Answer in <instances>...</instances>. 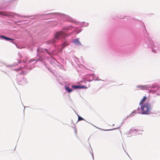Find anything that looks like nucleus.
<instances>
[{"instance_id": "1", "label": "nucleus", "mask_w": 160, "mask_h": 160, "mask_svg": "<svg viewBox=\"0 0 160 160\" xmlns=\"http://www.w3.org/2000/svg\"><path fill=\"white\" fill-rule=\"evenodd\" d=\"M141 109L142 114H148L150 113L152 107L149 103H147L142 105Z\"/></svg>"}, {"instance_id": "2", "label": "nucleus", "mask_w": 160, "mask_h": 160, "mask_svg": "<svg viewBox=\"0 0 160 160\" xmlns=\"http://www.w3.org/2000/svg\"><path fill=\"white\" fill-rule=\"evenodd\" d=\"M65 33L62 31L56 32L55 36V38L51 41L50 43H54L56 42V40H58L61 37H64L66 36Z\"/></svg>"}, {"instance_id": "3", "label": "nucleus", "mask_w": 160, "mask_h": 160, "mask_svg": "<svg viewBox=\"0 0 160 160\" xmlns=\"http://www.w3.org/2000/svg\"><path fill=\"white\" fill-rule=\"evenodd\" d=\"M11 13L8 12L2 11L0 12V15L4 16H9L11 15Z\"/></svg>"}, {"instance_id": "4", "label": "nucleus", "mask_w": 160, "mask_h": 160, "mask_svg": "<svg viewBox=\"0 0 160 160\" xmlns=\"http://www.w3.org/2000/svg\"><path fill=\"white\" fill-rule=\"evenodd\" d=\"M0 37L1 38H4L6 40H8V41H10V40L13 41L14 40V39H12V38H9L8 37H6V36H2V35Z\"/></svg>"}, {"instance_id": "5", "label": "nucleus", "mask_w": 160, "mask_h": 160, "mask_svg": "<svg viewBox=\"0 0 160 160\" xmlns=\"http://www.w3.org/2000/svg\"><path fill=\"white\" fill-rule=\"evenodd\" d=\"M84 86H80L78 85H73L72 86V88L74 89H76L77 88H83Z\"/></svg>"}, {"instance_id": "6", "label": "nucleus", "mask_w": 160, "mask_h": 160, "mask_svg": "<svg viewBox=\"0 0 160 160\" xmlns=\"http://www.w3.org/2000/svg\"><path fill=\"white\" fill-rule=\"evenodd\" d=\"M65 88L66 90L69 93L71 92L72 91V90L70 88H69L68 86H65Z\"/></svg>"}, {"instance_id": "7", "label": "nucleus", "mask_w": 160, "mask_h": 160, "mask_svg": "<svg viewBox=\"0 0 160 160\" xmlns=\"http://www.w3.org/2000/svg\"><path fill=\"white\" fill-rule=\"evenodd\" d=\"M138 88H140L142 89H145L147 88V87L146 85L139 86H137Z\"/></svg>"}, {"instance_id": "8", "label": "nucleus", "mask_w": 160, "mask_h": 160, "mask_svg": "<svg viewBox=\"0 0 160 160\" xmlns=\"http://www.w3.org/2000/svg\"><path fill=\"white\" fill-rule=\"evenodd\" d=\"M73 42L76 44H78L79 45H80L81 44V43L79 42V39H75L73 41Z\"/></svg>"}, {"instance_id": "9", "label": "nucleus", "mask_w": 160, "mask_h": 160, "mask_svg": "<svg viewBox=\"0 0 160 160\" xmlns=\"http://www.w3.org/2000/svg\"><path fill=\"white\" fill-rule=\"evenodd\" d=\"M146 98H147L145 96H144L143 98L142 99L141 102L139 103V104L141 105V104H142L143 102L146 100Z\"/></svg>"}, {"instance_id": "10", "label": "nucleus", "mask_w": 160, "mask_h": 160, "mask_svg": "<svg viewBox=\"0 0 160 160\" xmlns=\"http://www.w3.org/2000/svg\"><path fill=\"white\" fill-rule=\"evenodd\" d=\"M78 116V121L84 120V119L83 118H82V117H81L80 116Z\"/></svg>"}, {"instance_id": "11", "label": "nucleus", "mask_w": 160, "mask_h": 160, "mask_svg": "<svg viewBox=\"0 0 160 160\" xmlns=\"http://www.w3.org/2000/svg\"><path fill=\"white\" fill-rule=\"evenodd\" d=\"M34 61V60L31 59L28 62L27 61H26V62H27L29 64L31 62H32L33 61Z\"/></svg>"}, {"instance_id": "12", "label": "nucleus", "mask_w": 160, "mask_h": 160, "mask_svg": "<svg viewBox=\"0 0 160 160\" xmlns=\"http://www.w3.org/2000/svg\"><path fill=\"white\" fill-rule=\"evenodd\" d=\"M135 112H136V111H133V112L131 114V115H132V116L133 115H134V114H133L134 113H136Z\"/></svg>"}, {"instance_id": "13", "label": "nucleus", "mask_w": 160, "mask_h": 160, "mask_svg": "<svg viewBox=\"0 0 160 160\" xmlns=\"http://www.w3.org/2000/svg\"><path fill=\"white\" fill-rule=\"evenodd\" d=\"M68 27H66V28H63V29H62V30H67L68 29Z\"/></svg>"}, {"instance_id": "14", "label": "nucleus", "mask_w": 160, "mask_h": 160, "mask_svg": "<svg viewBox=\"0 0 160 160\" xmlns=\"http://www.w3.org/2000/svg\"><path fill=\"white\" fill-rule=\"evenodd\" d=\"M45 51H46V52H47V53H48L49 54V53L48 52V50L47 49H46L45 50Z\"/></svg>"}, {"instance_id": "15", "label": "nucleus", "mask_w": 160, "mask_h": 160, "mask_svg": "<svg viewBox=\"0 0 160 160\" xmlns=\"http://www.w3.org/2000/svg\"><path fill=\"white\" fill-rule=\"evenodd\" d=\"M75 131L76 133V134L77 133V131H76V130H75Z\"/></svg>"}, {"instance_id": "16", "label": "nucleus", "mask_w": 160, "mask_h": 160, "mask_svg": "<svg viewBox=\"0 0 160 160\" xmlns=\"http://www.w3.org/2000/svg\"><path fill=\"white\" fill-rule=\"evenodd\" d=\"M138 110H139V108H138V109H137Z\"/></svg>"}, {"instance_id": "17", "label": "nucleus", "mask_w": 160, "mask_h": 160, "mask_svg": "<svg viewBox=\"0 0 160 160\" xmlns=\"http://www.w3.org/2000/svg\"><path fill=\"white\" fill-rule=\"evenodd\" d=\"M11 42L12 43H13V42Z\"/></svg>"}]
</instances>
